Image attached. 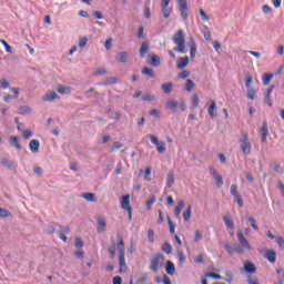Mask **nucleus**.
<instances>
[{"instance_id": "obj_22", "label": "nucleus", "mask_w": 284, "mask_h": 284, "mask_svg": "<svg viewBox=\"0 0 284 284\" xmlns=\"http://www.w3.org/2000/svg\"><path fill=\"white\" fill-rule=\"evenodd\" d=\"M183 207H185V201L180 200L178 202L176 207H175V216H176V219H179V216H181V212H183Z\"/></svg>"}, {"instance_id": "obj_26", "label": "nucleus", "mask_w": 284, "mask_h": 284, "mask_svg": "<svg viewBox=\"0 0 284 284\" xmlns=\"http://www.w3.org/2000/svg\"><path fill=\"white\" fill-rule=\"evenodd\" d=\"M82 199H85L89 203H97V195L94 193H83Z\"/></svg>"}, {"instance_id": "obj_57", "label": "nucleus", "mask_w": 284, "mask_h": 284, "mask_svg": "<svg viewBox=\"0 0 284 284\" xmlns=\"http://www.w3.org/2000/svg\"><path fill=\"white\" fill-rule=\"evenodd\" d=\"M225 276H226L225 278L226 283L232 284V281H234V275L230 272H226Z\"/></svg>"}, {"instance_id": "obj_61", "label": "nucleus", "mask_w": 284, "mask_h": 284, "mask_svg": "<svg viewBox=\"0 0 284 284\" xmlns=\"http://www.w3.org/2000/svg\"><path fill=\"white\" fill-rule=\"evenodd\" d=\"M248 284H261L260 282H258V278L257 277H254V276H252V275H250L248 276Z\"/></svg>"}, {"instance_id": "obj_28", "label": "nucleus", "mask_w": 284, "mask_h": 284, "mask_svg": "<svg viewBox=\"0 0 284 284\" xmlns=\"http://www.w3.org/2000/svg\"><path fill=\"white\" fill-rule=\"evenodd\" d=\"M190 54H191V59H195V57H196V42H194V39H191Z\"/></svg>"}, {"instance_id": "obj_2", "label": "nucleus", "mask_w": 284, "mask_h": 284, "mask_svg": "<svg viewBox=\"0 0 284 284\" xmlns=\"http://www.w3.org/2000/svg\"><path fill=\"white\" fill-rule=\"evenodd\" d=\"M118 252L120 272H125L128 270V264L125 263V243L121 236L118 237Z\"/></svg>"}, {"instance_id": "obj_9", "label": "nucleus", "mask_w": 284, "mask_h": 284, "mask_svg": "<svg viewBox=\"0 0 284 284\" xmlns=\"http://www.w3.org/2000/svg\"><path fill=\"white\" fill-rule=\"evenodd\" d=\"M231 194H232V196H234L235 201L237 202V205L240 207H243V205H244L243 196L241 194H239V189H237L236 184L231 185Z\"/></svg>"}, {"instance_id": "obj_40", "label": "nucleus", "mask_w": 284, "mask_h": 284, "mask_svg": "<svg viewBox=\"0 0 284 284\" xmlns=\"http://www.w3.org/2000/svg\"><path fill=\"white\" fill-rule=\"evenodd\" d=\"M144 181H152V166L146 168L144 172Z\"/></svg>"}, {"instance_id": "obj_14", "label": "nucleus", "mask_w": 284, "mask_h": 284, "mask_svg": "<svg viewBox=\"0 0 284 284\" xmlns=\"http://www.w3.org/2000/svg\"><path fill=\"white\" fill-rule=\"evenodd\" d=\"M187 65H190V58L183 57L178 60V70H184V68H187Z\"/></svg>"}, {"instance_id": "obj_4", "label": "nucleus", "mask_w": 284, "mask_h": 284, "mask_svg": "<svg viewBox=\"0 0 284 284\" xmlns=\"http://www.w3.org/2000/svg\"><path fill=\"white\" fill-rule=\"evenodd\" d=\"M240 148L246 156L252 154V142L250 141V135L246 132H243L240 138Z\"/></svg>"}, {"instance_id": "obj_1", "label": "nucleus", "mask_w": 284, "mask_h": 284, "mask_svg": "<svg viewBox=\"0 0 284 284\" xmlns=\"http://www.w3.org/2000/svg\"><path fill=\"white\" fill-rule=\"evenodd\" d=\"M172 41L175 45L173 52H179V54H187V48H185V32L180 29L175 34H173Z\"/></svg>"}, {"instance_id": "obj_51", "label": "nucleus", "mask_w": 284, "mask_h": 284, "mask_svg": "<svg viewBox=\"0 0 284 284\" xmlns=\"http://www.w3.org/2000/svg\"><path fill=\"white\" fill-rule=\"evenodd\" d=\"M264 103H266L268 108H272V95L265 93Z\"/></svg>"}, {"instance_id": "obj_58", "label": "nucleus", "mask_w": 284, "mask_h": 284, "mask_svg": "<svg viewBox=\"0 0 284 284\" xmlns=\"http://www.w3.org/2000/svg\"><path fill=\"white\" fill-rule=\"evenodd\" d=\"M144 17L146 19H150V17H152V11L150 10V7L149 6H145L144 7Z\"/></svg>"}, {"instance_id": "obj_34", "label": "nucleus", "mask_w": 284, "mask_h": 284, "mask_svg": "<svg viewBox=\"0 0 284 284\" xmlns=\"http://www.w3.org/2000/svg\"><path fill=\"white\" fill-rule=\"evenodd\" d=\"M195 88H196V84L194 83V81H192L191 79H187L185 83L186 92H192V90H194Z\"/></svg>"}, {"instance_id": "obj_29", "label": "nucleus", "mask_w": 284, "mask_h": 284, "mask_svg": "<svg viewBox=\"0 0 284 284\" xmlns=\"http://www.w3.org/2000/svg\"><path fill=\"white\" fill-rule=\"evenodd\" d=\"M247 92H246V97L247 99H250L251 101H254V99H256V90H254L253 87L246 88Z\"/></svg>"}, {"instance_id": "obj_20", "label": "nucleus", "mask_w": 284, "mask_h": 284, "mask_svg": "<svg viewBox=\"0 0 284 284\" xmlns=\"http://www.w3.org/2000/svg\"><path fill=\"white\" fill-rule=\"evenodd\" d=\"M148 52H150V42L149 41H144L142 42V45L140 48V57H145V54H148Z\"/></svg>"}, {"instance_id": "obj_27", "label": "nucleus", "mask_w": 284, "mask_h": 284, "mask_svg": "<svg viewBox=\"0 0 284 284\" xmlns=\"http://www.w3.org/2000/svg\"><path fill=\"white\" fill-rule=\"evenodd\" d=\"M190 219H192V206L189 205L186 211L183 212V220L185 223H190Z\"/></svg>"}, {"instance_id": "obj_45", "label": "nucleus", "mask_w": 284, "mask_h": 284, "mask_svg": "<svg viewBox=\"0 0 284 284\" xmlns=\"http://www.w3.org/2000/svg\"><path fill=\"white\" fill-rule=\"evenodd\" d=\"M0 43L3 44L6 52H8V54H12V47L10 44H8V42H6V40H0Z\"/></svg>"}, {"instance_id": "obj_18", "label": "nucleus", "mask_w": 284, "mask_h": 284, "mask_svg": "<svg viewBox=\"0 0 284 284\" xmlns=\"http://www.w3.org/2000/svg\"><path fill=\"white\" fill-rule=\"evenodd\" d=\"M244 270L247 274H256V265L250 261L244 263Z\"/></svg>"}, {"instance_id": "obj_59", "label": "nucleus", "mask_w": 284, "mask_h": 284, "mask_svg": "<svg viewBox=\"0 0 284 284\" xmlns=\"http://www.w3.org/2000/svg\"><path fill=\"white\" fill-rule=\"evenodd\" d=\"M276 243L280 245L281 250H284V239L283 236H277L276 237Z\"/></svg>"}, {"instance_id": "obj_5", "label": "nucleus", "mask_w": 284, "mask_h": 284, "mask_svg": "<svg viewBox=\"0 0 284 284\" xmlns=\"http://www.w3.org/2000/svg\"><path fill=\"white\" fill-rule=\"evenodd\" d=\"M165 258L163 257L162 254H158L155 255L152 260H151V264L149 266V268L151 270V272H154V274H156L159 272L160 268L163 267V261Z\"/></svg>"}, {"instance_id": "obj_21", "label": "nucleus", "mask_w": 284, "mask_h": 284, "mask_svg": "<svg viewBox=\"0 0 284 284\" xmlns=\"http://www.w3.org/2000/svg\"><path fill=\"white\" fill-rule=\"evenodd\" d=\"M150 65L159 68L161 65V58L156 54H151Z\"/></svg>"}, {"instance_id": "obj_46", "label": "nucleus", "mask_w": 284, "mask_h": 284, "mask_svg": "<svg viewBox=\"0 0 284 284\" xmlns=\"http://www.w3.org/2000/svg\"><path fill=\"white\" fill-rule=\"evenodd\" d=\"M8 216H11L10 211L0 207V219H8Z\"/></svg>"}, {"instance_id": "obj_38", "label": "nucleus", "mask_w": 284, "mask_h": 284, "mask_svg": "<svg viewBox=\"0 0 284 284\" xmlns=\"http://www.w3.org/2000/svg\"><path fill=\"white\" fill-rule=\"evenodd\" d=\"M162 252H164V254H172V245H170V243L165 242L162 245Z\"/></svg>"}, {"instance_id": "obj_19", "label": "nucleus", "mask_w": 284, "mask_h": 284, "mask_svg": "<svg viewBox=\"0 0 284 284\" xmlns=\"http://www.w3.org/2000/svg\"><path fill=\"white\" fill-rule=\"evenodd\" d=\"M207 112L211 119H216V102L214 100L211 101Z\"/></svg>"}, {"instance_id": "obj_47", "label": "nucleus", "mask_w": 284, "mask_h": 284, "mask_svg": "<svg viewBox=\"0 0 284 284\" xmlns=\"http://www.w3.org/2000/svg\"><path fill=\"white\" fill-rule=\"evenodd\" d=\"M109 254L111 255V258H114V256H116V244H112L110 247H109Z\"/></svg>"}, {"instance_id": "obj_63", "label": "nucleus", "mask_w": 284, "mask_h": 284, "mask_svg": "<svg viewBox=\"0 0 284 284\" xmlns=\"http://www.w3.org/2000/svg\"><path fill=\"white\" fill-rule=\"evenodd\" d=\"M105 72H106L105 69L100 68V69L95 70L94 75L95 77H101V75L105 74Z\"/></svg>"}, {"instance_id": "obj_42", "label": "nucleus", "mask_w": 284, "mask_h": 284, "mask_svg": "<svg viewBox=\"0 0 284 284\" xmlns=\"http://www.w3.org/2000/svg\"><path fill=\"white\" fill-rule=\"evenodd\" d=\"M156 203V196L152 195L150 200L146 201V210H152V205Z\"/></svg>"}, {"instance_id": "obj_7", "label": "nucleus", "mask_w": 284, "mask_h": 284, "mask_svg": "<svg viewBox=\"0 0 284 284\" xmlns=\"http://www.w3.org/2000/svg\"><path fill=\"white\" fill-rule=\"evenodd\" d=\"M180 14L183 21H187V17H190V9L187 8V0H178Z\"/></svg>"}, {"instance_id": "obj_17", "label": "nucleus", "mask_w": 284, "mask_h": 284, "mask_svg": "<svg viewBox=\"0 0 284 284\" xmlns=\"http://www.w3.org/2000/svg\"><path fill=\"white\" fill-rule=\"evenodd\" d=\"M105 227H108V221L104 216L98 219V232H105Z\"/></svg>"}, {"instance_id": "obj_23", "label": "nucleus", "mask_w": 284, "mask_h": 284, "mask_svg": "<svg viewBox=\"0 0 284 284\" xmlns=\"http://www.w3.org/2000/svg\"><path fill=\"white\" fill-rule=\"evenodd\" d=\"M115 60L118 61V63H125L128 61V52L123 51L118 53Z\"/></svg>"}, {"instance_id": "obj_32", "label": "nucleus", "mask_w": 284, "mask_h": 284, "mask_svg": "<svg viewBox=\"0 0 284 284\" xmlns=\"http://www.w3.org/2000/svg\"><path fill=\"white\" fill-rule=\"evenodd\" d=\"M161 88H162L164 94H170V93L172 92V88H174V84H172L171 82H169V83H163V84L161 85Z\"/></svg>"}, {"instance_id": "obj_39", "label": "nucleus", "mask_w": 284, "mask_h": 284, "mask_svg": "<svg viewBox=\"0 0 284 284\" xmlns=\"http://www.w3.org/2000/svg\"><path fill=\"white\" fill-rule=\"evenodd\" d=\"M274 79V74L267 73L263 78V85H270V82Z\"/></svg>"}, {"instance_id": "obj_36", "label": "nucleus", "mask_w": 284, "mask_h": 284, "mask_svg": "<svg viewBox=\"0 0 284 284\" xmlns=\"http://www.w3.org/2000/svg\"><path fill=\"white\" fill-rule=\"evenodd\" d=\"M162 14H163L164 19H170V14H172V8L162 7Z\"/></svg>"}, {"instance_id": "obj_49", "label": "nucleus", "mask_w": 284, "mask_h": 284, "mask_svg": "<svg viewBox=\"0 0 284 284\" xmlns=\"http://www.w3.org/2000/svg\"><path fill=\"white\" fill-rule=\"evenodd\" d=\"M178 257H179L180 264L183 265V263H185V261H186V257H185V254L183 253V251L178 252Z\"/></svg>"}, {"instance_id": "obj_52", "label": "nucleus", "mask_w": 284, "mask_h": 284, "mask_svg": "<svg viewBox=\"0 0 284 284\" xmlns=\"http://www.w3.org/2000/svg\"><path fill=\"white\" fill-rule=\"evenodd\" d=\"M207 278H215V281H221V278H223L221 275L216 274V273H209L205 275Z\"/></svg>"}, {"instance_id": "obj_30", "label": "nucleus", "mask_w": 284, "mask_h": 284, "mask_svg": "<svg viewBox=\"0 0 284 284\" xmlns=\"http://www.w3.org/2000/svg\"><path fill=\"white\" fill-rule=\"evenodd\" d=\"M57 91L59 92V94H70L72 92V89H70V87L59 85L57 88Z\"/></svg>"}, {"instance_id": "obj_62", "label": "nucleus", "mask_w": 284, "mask_h": 284, "mask_svg": "<svg viewBox=\"0 0 284 284\" xmlns=\"http://www.w3.org/2000/svg\"><path fill=\"white\" fill-rule=\"evenodd\" d=\"M245 87L252 88V75L247 74L245 79Z\"/></svg>"}, {"instance_id": "obj_31", "label": "nucleus", "mask_w": 284, "mask_h": 284, "mask_svg": "<svg viewBox=\"0 0 284 284\" xmlns=\"http://www.w3.org/2000/svg\"><path fill=\"white\" fill-rule=\"evenodd\" d=\"M199 102H200L199 95L194 93L191 98V104H192L191 110H196V108H199Z\"/></svg>"}, {"instance_id": "obj_15", "label": "nucleus", "mask_w": 284, "mask_h": 284, "mask_svg": "<svg viewBox=\"0 0 284 284\" xmlns=\"http://www.w3.org/2000/svg\"><path fill=\"white\" fill-rule=\"evenodd\" d=\"M39 148H41V143L39 140H31L29 143V149L32 152V154H37L39 152Z\"/></svg>"}, {"instance_id": "obj_3", "label": "nucleus", "mask_w": 284, "mask_h": 284, "mask_svg": "<svg viewBox=\"0 0 284 284\" xmlns=\"http://www.w3.org/2000/svg\"><path fill=\"white\" fill-rule=\"evenodd\" d=\"M237 239L240 243V245L235 247V252H237V254H245V250L246 252L252 251V246L250 245L247 239H245V235H243V232H237Z\"/></svg>"}, {"instance_id": "obj_60", "label": "nucleus", "mask_w": 284, "mask_h": 284, "mask_svg": "<svg viewBox=\"0 0 284 284\" xmlns=\"http://www.w3.org/2000/svg\"><path fill=\"white\" fill-rule=\"evenodd\" d=\"M148 239L150 243H154V231L152 229H150L148 232Z\"/></svg>"}, {"instance_id": "obj_13", "label": "nucleus", "mask_w": 284, "mask_h": 284, "mask_svg": "<svg viewBox=\"0 0 284 284\" xmlns=\"http://www.w3.org/2000/svg\"><path fill=\"white\" fill-rule=\"evenodd\" d=\"M59 99V94L54 91H49L43 98L42 101L52 103V101H57Z\"/></svg>"}, {"instance_id": "obj_64", "label": "nucleus", "mask_w": 284, "mask_h": 284, "mask_svg": "<svg viewBox=\"0 0 284 284\" xmlns=\"http://www.w3.org/2000/svg\"><path fill=\"white\" fill-rule=\"evenodd\" d=\"M123 280L121 278V276H115L113 277V284H122Z\"/></svg>"}, {"instance_id": "obj_41", "label": "nucleus", "mask_w": 284, "mask_h": 284, "mask_svg": "<svg viewBox=\"0 0 284 284\" xmlns=\"http://www.w3.org/2000/svg\"><path fill=\"white\" fill-rule=\"evenodd\" d=\"M142 74H145L146 77H151V79H154V70L145 67L143 70H142Z\"/></svg>"}, {"instance_id": "obj_8", "label": "nucleus", "mask_w": 284, "mask_h": 284, "mask_svg": "<svg viewBox=\"0 0 284 284\" xmlns=\"http://www.w3.org/2000/svg\"><path fill=\"white\" fill-rule=\"evenodd\" d=\"M150 141L153 145H155L159 154L165 153V143L159 141V138H156L155 135H150Z\"/></svg>"}, {"instance_id": "obj_53", "label": "nucleus", "mask_w": 284, "mask_h": 284, "mask_svg": "<svg viewBox=\"0 0 284 284\" xmlns=\"http://www.w3.org/2000/svg\"><path fill=\"white\" fill-rule=\"evenodd\" d=\"M178 77H179V79L185 80V79H187V77H190V71L184 70V71L180 72Z\"/></svg>"}, {"instance_id": "obj_24", "label": "nucleus", "mask_w": 284, "mask_h": 284, "mask_svg": "<svg viewBox=\"0 0 284 284\" xmlns=\"http://www.w3.org/2000/svg\"><path fill=\"white\" fill-rule=\"evenodd\" d=\"M10 145H12V148H16V150H21V144L19 143V136H11L10 140Z\"/></svg>"}, {"instance_id": "obj_33", "label": "nucleus", "mask_w": 284, "mask_h": 284, "mask_svg": "<svg viewBox=\"0 0 284 284\" xmlns=\"http://www.w3.org/2000/svg\"><path fill=\"white\" fill-rule=\"evenodd\" d=\"M223 221H224L226 227H229V230H234V221H232V217H230L229 215H225L223 217Z\"/></svg>"}, {"instance_id": "obj_55", "label": "nucleus", "mask_w": 284, "mask_h": 284, "mask_svg": "<svg viewBox=\"0 0 284 284\" xmlns=\"http://www.w3.org/2000/svg\"><path fill=\"white\" fill-rule=\"evenodd\" d=\"M172 185H174V174L173 173H170L168 175V186L169 187H172Z\"/></svg>"}, {"instance_id": "obj_43", "label": "nucleus", "mask_w": 284, "mask_h": 284, "mask_svg": "<svg viewBox=\"0 0 284 284\" xmlns=\"http://www.w3.org/2000/svg\"><path fill=\"white\" fill-rule=\"evenodd\" d=\"M200 17L204 23L210 21V18L207 17V13H205V10H203V8H200Z\"/></svg>"}, {"instance_id": "obj_56", "label": "nucleus", "mask_w": 284, "mask_h": 284, "mask_svg": "<svg viewBox=\"0 0 284 284\" xmlns=\"http://www.w3.org/2000/svg\"><path fill=\"white\" fill-rule=\"evenodd\" d=\"M85 45H88V38H80L79 48H85Z\"/></svg>"}, {"instance_id": "obj_10", "label": "nucleus", "mask_w": 284, "mask_h": 284, "mask_svg": "<svg viewBox=\"0 0 284 284\" xmlns=\"http://www.w3.org/2000/svg\"><path fill=\"white\" fill-rule=\"evenodd\" d=\"M210 174L213 176L216 186L217 187H223V176H221V174H219V172L216 171V169H214V166H211L209 169Z\"/></svg>"}, {"instance_id": "obj_48", "label": "nucleus", "mask_w": 284, "mask_h": 284, "mask_svg": "<svg viewBox=\"0 0 284 284\" xmlns=\"http://www.w3.org/2000/svg\"><path fill=\"white\" fill-rule=\"evenodd\" d=\"M247 221L251 224V227H253V230L258 231V225H256V219L248 217Z\"/></svg>"}, {"instance_id": "obj_35", "label": "nucleus", "mask_w": 284, "mask_h": 284, "mask_svg": "<svg viewBox=\"0 0 284 284\" xmlns=\"http://www.w3.org/2000/svg\"><path fill=\"white\" fill-rule=\"evenodd\" d=\"M166 108L174 112L176 110V108H179V102L171 99V100L168 101Z\"/></svg>"}, {"instance_id": "obj_37", "label": "nucleus", "mask_w": 284, "mask_h": 284, "mask_svg": "<svg viewBox=\"0 0 284 284\" xmlns=\"http://www.w3.org/2000/svg\"><path fill=\"white\" fill-rule=\"evenodd\" d=\"M32 112V109L28 105L20 106L18 110V114H30Z\"/></svg>"}, {"instance_id": "obj_12", "label": "nucleus", "mask_w": 284, "mask_h": 284, "mask_svg": "<svg viewBox=\"0 0 284 284\" xmlns=\"http://www.w3.org/2000/svg\"><path fill=\"white\" fill-rule=\"evenodd\" d=\"M262 143H267V136H270V129H267V122H263V125L260 130Z\"/></svg>"}, {"instance_id": "obj_54", "label": "nucleus", "mask_w": 284, "mask_h": 284, "mask_svg": "<svg viewBox=\"0 0 284 284\" xmlns=\"http://www.w3.org/2000/svg\"><path fill=\"white\" fill-rule=\"evenodd\" d=\"M34 133H32V131H30V130H24V131H22V136H23V139H32V135H33Z\"/></svg>"}, {"instance_id": "obj_6", "label": "nucleus", "mask_w": 284, "mask_h": 284, "mask_svg": "<svg viewBox=\"0 0 284 284\" xmlns=\"http://www.w3.org/2000/svg\"><path fill=\"white\" fill-rule=\"evenodd\" d=\"M120 207L128 212L129 221H132V206L130 205V194L123 195L120 200Z\"/></svg>"}, {"instance_id": "obj_25", "label": "nucleus", "mask_w": 284, "mask_h": 284, "mask_svg": "<svg viewBox=\"0 0 284 284\" xmlns=\"http://www.w3.org/2000/svg\"><path fill=\"white\" fill-rule=\"evenodd\" d=\"M1 163H2V165H6L9 170H17V163H14L8 159H2Z\"/></svg>"}, {"instance_id": "obj_50", "label": "nucleus", "mask_w": 284, "mask_h": 284, "mask_svg": "<svg viewBox=\"0 0 284 284\" xmlns=\"http://www.w3.org/2000/svg\"><path fill=\"white\" fill-rule=\"evenodd\" d=\"M83 245H85V244L83 243V240H81V237H77V239H75V247H77V250L83 248Z\"/></svg>"}, {"instance_id": "obj_16", "label": "nucleus", "mask_w": 284, "mask_h": 284, "mask_svg": "<svg viewBox=\"0 0 284 284\" xmlns=\"http://www.w3.org/2000/svg\"><path fill=\"white\" fill-rule=\"evenodd\" d=\"M165 272L169 276H174L176 274V266L172 263V261H168L165 264Z\"/></svg>"}, {"instance_id": "obj_44", "label": "nucleus", "mask_w": 284, "mask_h": 284, "mask_svg": "<svg viewBox=\"0 0 284 284\" xmlns=\"http://www.w3.org/2000/svg\"><path fill=\"white\" fill-rule=\"evenodd\" d=\"M168 223H169V227H170V233L174 234L175 230H176V225H174V222H172V219H170V216H168Z\"/></svg>"}, {"instance_id": "obj_11", "label": "nucleus", "mask_w": 284, "mask_h": 284, "mask_svg": "<svg viewBox=\"0 0 284 284\" xmlns=\"http://www.w3.org/2000/svg\"><path fill=\"white\" fill-rule=\"evenodd\" d=\"M261 253L263 254L264 258H266V261H268V263H276V251L274 250H265V251H261Z\"/></svg>"}]
</instances>
